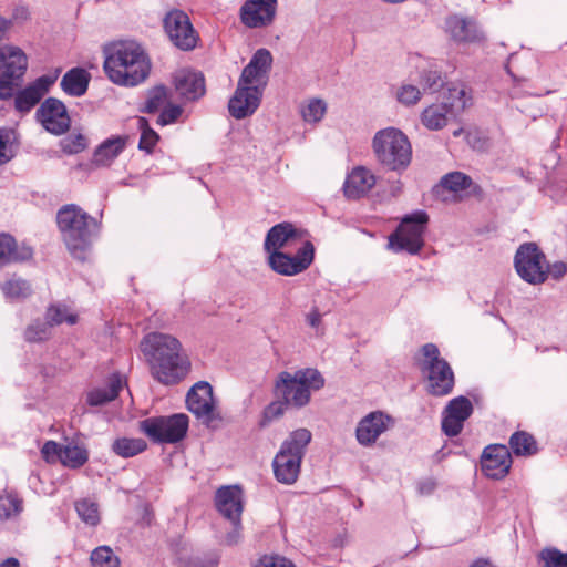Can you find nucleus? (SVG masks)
<instances>
[{
  "mask_svg": "<svg viewBox=\"0 0 567 567\" xmlns=\"http://www.w3.org/2000/svg\"><path fill=\"white\" fill-rule=\"evenodd\" d=\"M446 27L451 37L457 42H476L482 39L473 20L454 16L447 19Z\"/></svg>",
  "mask_w": 567,
  "mask_h": 567,
  "instance_id": "a878e982",
  "label": "nucleus"
},
{
  "mask_svg": "<svg viewBox=\"0 0 567 567\" xmlns=\"http://www.w3.org/2000/svg\"><path fill=\"white\" fill-rule=\"evenodd\" d=\"M104 55V71L114 84L135 86L150 73V61L136 42L113 43L105 48Z\"/></svg>",
  "mask_w": 567,
  "mask_h": 567,
  "instance_id": "7ed1b4c3",
  "label": "nucleus"
},
{
  "mask_svg": "<svg viewBox=\"0 0 567 567\" xmlns=\"http://www.w3.org/2000/svg\"><path fill=\"white\" fill-rule=\"evenodd\" d=\"M127 136H112L105 140L94 152L93 163L97 166H109L124 151Z\"/></svg>",
  "mask_w": 567,
  "mask_h": 567,
  "instance_id": "bb28decb",
  "label": "nucleus"
},
{
  "mask_svg": "<svg viewBox=\"0 0 567 567\" xmlns=\"http://www.w3.org/2000/svg\"><path fill=\"white\" fill-rule=\"evenodd\" d=\"M481 465L483 473L495 480L506 476L512 466V455L506 445L494 444L485 447Z\"/></svg>",
  "mask_w": 567,
  "mask_h": 567,
  "instance_id": "aec40b11",
  "label": "nucleus"
},
{
  "mask_svg": "<svg viewBox=\"0 0 567 567\" xmlns=\"http://www.w3.org/2000/svg\"><path fill=\"white\" fill-rule=\"evenodd\" d=\"M168 99L167 90L164 86H157L153 91L150 92L145 110L148 113H154L159 110Z\"/></svg>",
  "mask_w": 567,
  "mask_h": 567,
  "instance_id": "3c124183",
  "label": "nucleus"
},
{
  "mask_svg": "<svg viewBox=\"0 0 567 567\" xmlns=\"http://www.w3.org/2000/svg\"><path fill=\"white\" fill-rule=\"evenodd\" d=\"M61 150L65 154H78L84 151L87 146L86 137L81 134H69L60 141Z\"/></svg>",
  "mask_w": 567,
  "mask_h": 567,
  "instance_id": "09e8293b",
  "label": "nucleus"
},
{
  "mask_svg": "<svg viewBox=\"0 0 567 567\" xmlns=\"http://www.w3.org/2000/svg\"><path fill=\"white\" fill-rule=\"evenodd\" d=\"M89 81L90 74L84 69L73 68L63 75L61 87L71 96H81L86 92Z\"/></svg>",
  "mask_w": 567,
  "mask_h": 567,
  "instance_id": "7c9ffc66",
  "label": "nucleus"
},
{
  "mask_svg": "<svg viewBox=\"0 0 567 567\" xmlns=\"http://www.w3.org/2000/svg\"><path fill=\"white\" fill-rule=\"evenodd\" d=\"M89 460V451L83 444L69 442L62 446L60 462L69 468H80Z\"/></svg>",
  "mask_w": 567,
  "mask_h": 567,
  "instance_id": "72a5a7b5",
  "label": "nucleus"
},
{
  "mask_svg": "<svg viewBox=\"0 0 567 567\" xmlns=\"http://www.w3.org/2000/svg\"><path fill=\"white\" fill-rule=\"evenodd\" d=\"M217 563L215 558L208 561H204L200 558H193L187 563L186 567H215Z\"/></svg>",
  "mask_w": 567,
  "mask_h": 567,
  "instance_id": "052dcab7",
  "label": "nucleus"
},
{
  "mask_svg": "<svg viewBox=\"0 0 567 567\" xmlns=\"http://www.w3.org/2000/svg\"><path fill=\"white\" fill-rule=\"evenodd\" d=\"M28 66L23 51L13 45L0 48V100L12 97Z\"/></svg>",
  "mask_w": 567,
  "mask_h": 567,
  "instance_id": "9b49d317",
  "label": "nucleus"
},
{
  "mask_svg": "<svg viewBox=\"0 0 567 567\" xmlns=\"http://www.w3.org/2000/svg\"><path fill=\"white\" fill-rule=\"evenodd\" d=\"M399 103L405 106H413L417 104L422 97L420 87L412 84H402L395 93Z\"/></svg>",
  "mask_w": 567,
  "mask_h": 567,
  "instance_id": "49530a36",
  "label": "nucleus"
},
{
  "mask_svg": "<svg viewBox=\"0 0 567 567\" xmlns=\"http://www.w3.org/2000/svg\"><path fill=\"white\" fill-rule=\"evenodd\" d=\"M187 409L203 423L209 424L217 416L212 385L206 381L194 384L186 395Z\"/></svg>",
  "mask_w": 567,
  "mask_h": 567,
  "instance_id": "dca6fc26",
  "label": "nucleus"
},
{
  "mask_svg": "<svg viewBox=\"0 0 567 567\" xmlns=\"http://www.w3.org/2000/svg\"><path fill=\"white\" fill-rule=\"evenodd\" d=\"M231 523L234 524V530L226 536V543L228 545H235L240 539V519Z\"/></svg>",
  "mask_w": 567,
  "mask_h": 567,
  "instance_id": "bf43d9fd",
  "label": "nucleus"
},
{
  "mask_svg": "<svg viewBox=\"0 0 567 567\" xmlns=\"http://www.w3.org/2000/svg\"><path fill=\"white\" fill-rule=\"evenodd\" d=\"M472 413L473 405L467 398L460 395L452 399L443 411L442 431L447 436L458 435Z\"/></svg>",
  "mask_w": 567,
  "mask_h": 567,
  "instance_id": "a211bd4d",
  "label": "nucleus"
},
{
  "mask_svg": "<svg viewBox=\"0 0 567 567\" xmlns=\"http://www.w3.org/2000/svg\"><path fill=\"white\" fill-rule=\"evenodd\" d=\"M123 385L124 381L122 375L118 373L112 374L109 379L107 388H99L90 391L86 395V402L92 406H99L113 401Z\"/></svg>",
  "mask_w": 567,
  "mask_h": 567,
  "instance_id": "c756f323",
  "label": "nucleus"
},
{
  "mask_svg": "<svg viewBox=\"0 0 567 567\" xmlns=\"http://www.w3.org/2000/svg\"><path fill=\"white\" fill-rule=\"evenodd\" d=\"M567 271V265L563 261H557L551 267L548 266V274L554 278H561Z\"/></svg>",
  "mask_w": 567,
  "mask_h": 567,
  "instance_id": "13d9d810",
  "label": "nucleus"
},
{
  "mask_svg": "<svg viewBox=\"0 0 567 567\" xmlns=\"http://www.w3.org/2000/svg\"><path fill=\"white\" fill-rule=\"evenodd\" d=\"M441 183L445 189L454 194L465 192L466 195H470L480 192V187L473 183L472 178L461 172L446 174Z\"/></svg>",
  "mask_w": 567,
  "mask_h": 567,
  "instance_id": "473e14b6",
  "label": "nucleus"
},
{
  "mask_svg": "<svg viewBox=\"0 0 567 567\" xmlns=\"http://www.w3.org/2000/svg\"><path fill=\"white\" fill-rule=\"evenodd\" d=\"M441 74L436 71H425L421 75L420 85L423 92H435L442 86Z\"/></svg>",
  "mask_w": 567,
  "mask_h": 567,
  "instance_id": "603ef678",
  "label": "nucleus"
},
{
  "mask_svg": "<svg viewBox=\"0 0 567 567\" xmlns=\"http://www.w3.org/2000/svg\"><path fill=\"white\" fill-rule=\"evenodd\" d=\"M307 323L312 328H318L321 323V313L319 312L317 307H313L307 315H306Z\"/></svg>",
  "mask_w": 567,
  "mask_h": 567,
  "instance_id": "4d7b16f0",
  "label": "nucleus"
},
{
  "mask_svg": "<svg viewBox=\"0 0 567 567\" xmlns=\"http://www.w3.org/2000/svg\"><path fill=\"white\" fill-rule=\"evenodd\" d=\"M392 424V419L380 411H374L365 415L355 430L358 442L363 446H370L384 433Z\"/></svg>",
  "mask_w": 567,
  "mask_h": 567,
  "instance_id": "4be33fe9",
  "label": "nucleus"
},
{
  "mask_svg": "<svg viewBox=\"0 0 567 567\" xmlns=\"http://www.w3.org/2000/svg\"><path fill=\"white\" fill-rule=\"evenodd\" d=\"M218 512L229 519L237 522L243 513V492L238 486H224L216 493Z\"/></svg>",
  "mask_w": 567,
  "mask_h": 567,
  "instance_id": "b1692460",
  "label": "nucleus"
},
{
  "mask_svg": "<svg viewBox=\"0 0 567 567\" xmlns=\"http://www.w3.org/2000/svg\"><path fill=\"white\" fill-rule=\"evenodd\" d=\"M255 567H296L290 560L278 555H265Z\"/></svg>",
  "mask_w": 567,
  "mask_h": 567,
  "instance_id": "5fc2aeb1",
  "label": "nucleus"
},
{
  "mask_svg": "<svg viewBox=\"0 0 567 567\" xmlns=\"http://www.w3.org/2000/svg\"><path fill=\"white\" fill-rule=\"evenodd\" d=\"M509 447L516 456H532L538 451L535 437L525 431H517L512 434Z\"/></svg>",
  "mask_w": 567,
  "mask_h": 567,
  "instance_id": "f704fd0d",
  "label": "nucleus"
},
{
  "mask_svg": "<svg viewBox=\"0 0 567 567\" xmlns=\"http://www.w3.org/2000/svg\"><path fill=\"white\" fill-rule=\"evenodd\" d=\"M375 182V176L371 171L363 166L354 167L344 181V196L349 199H359L373 188Z\"/></svg>",
  "mask_w": 567,
  "mask_h": 567,
  "instance_id": "393cba45",
  "label": "nucleus"
},
{
  "mask_svg": "<svg viewBox=\"0 0 567 567\" xmlns=\"http://www.w3.org/2000/svg\"><path fill=\"white\" fill-rule=\"evenodd\" d=\"M56 221L70 254L75 259L84 260L93 238L99 234L96 219L76 205H65L58 212Z\"/></svg>",
  "mask_w": 567,
  "mask_h": 567,
  "instance_id": "20e7f679",
  "label": "nucleus"
},
{
  "mask_svg": "<svg viewBox=\"0 0 567 567\" xmlns=\"http://www.w3.org/2000/svg\"><path fill=\"white\" fill-rule=\"evenodd\" d=\"M272 56L266 49H259L244 68L237 89L228 103L230 115L237 120L252 115L260 105Z\"/></svg>",
  "mask_w": 567,
  "mask_h": 567,
  "instance_id": "f03ea898",
  "label": "nucleus"
},
{
  "mask_svg": "<svg viewBox=\"0 0 567 567\" xmlns=\"http://www.w3.org/2000/svg\"><path fill=\"white\" fill-rule=\"evenodd\" d=\"M37 118L50 133L61 135L65 133L71 124L65 105L54 99H47L37 111Z\"/></svg>",
  "mask_w": 567,
  "mask_h": 567,
  "instance_id": "f3484780",
  "label": "nucleus"
},
{
  "mask_svg": "<svg viewBox=\"0 0 567 567\" xmlns=\"http://www.w3.org/2000/svg\"><path fill=\"white\" fill-rule=\"evenodd\" d=\"M147 449V443L141 437H120L112 444V451L124 458L133 457L143 453Z\"/></svg>",
  "mask_w": 567,
  "mask_h": 567,
  "instance_id": "c9c22d12",
  "label": "nucleus"
},
{
  "mask_svg": "<svg viewBox=\"0 0 567 567\" xmlns=\"http://www.w3.org/2000/svg\"><path fill=\"white\" fill-rule=\"evenodd\" d=\"M514 261L517 274L525 281L537 285L546 280L548 264L536 244H523L517 249Z\"/></svg>",
  "mask_w": 567,
  "mask_h": 567,
  "instance_id": "f8f14e48",
  "label": "nucleus"
},
{
  "mask_svg": "<svg viewBox=\"0 0 567 567\" xmlns=\"http://www.w3.org/2000/svg\"><path fill=\"white\" fill-rule=\"evenodd\" d=\"M17 136L13 130L0 128V165L14 156Z\"/></svg>",
  "mask_w": 567,
  "mask_h": 567,
  "instance_id": "a19ab883",
  "label": "nucleus"
},
{
  "mask_svg": "<svg viewBox=\"0 0 567 567\" xmlns=\"http://www.w3.org/2000/svg\"><path fill=\"white\" fill-rule=\"evenodd\" d=\"M33 251L28 246L17 247L13 237L0 235V267L10 262L29 260Z\"/></svg>",
  "mask_w": 567,
  "mask_h": 567,
  "instance_id": "cd10ccee",
  "label": "nucleus"
},
{
  "mask_svg": "<svg viewBox=\"0 0 567 567\" xmlns=\"http://www.w3.org/2000/svg\"><path fill=\"white\" fill-rule=\"evenodd\" d=\"M276 9L277 0H246L240 8V20L248 28H264L274 21Z\"/></svg>",
  "mask_w": 567,
  "mask_h": 567,
  "instance_id": "6ab92c4d",
  "label": "nucleus"
},
{
  "mask_svg": "<svg viewBox=\"0 0 567 567\" xmlns=\"http://www.w3.org/2000/svg\"><path fill=\"white\" fill-rule=\"evenodd\" d=\"M315 247L312 244H302L293 256L286 251H275L268 255L270 268L282 276H295L305 271L313 261Z\"/></svg>",
  "mask_w": 567,
  "mask_h": 567,
  "instance_id": "4468645a",
  "label": "nucleus"
},
{
  "mask_svg": "<svg viewBox=\"0 0 567 567\" xmlns=\"http://www.w3.org/2000/svg\"><path fill=\"white\" fill-rule=\"evenodd\" d=\"M20 564L16 558H8L0 563V567H19Z\"/></svg>",
  "mask_w": 567,
  "mask_h": 567,
  "instance_id": "0e129e2a",
  "label": "nucleus"
},
{
  "mask_svg": "<svg viewBox=\"0 0 567 567\" xmlns=\"http://www.w3.org/2000/svg\"><path fill=\"white\" fill-rule=\"evenodd\" d=\"M24 339L28 342H43L51 338L52 328L45 322L34 321L24 330Z\"/></svg>",
  "mask_w": 567,
  "mask_h": 567,
  "instance_id": "58836bf2",
  "label": "nucleus"
},
{
  "mask_svg": "<svg viewBox=\"0 0 567 567\" xmlns=\"http://www.w3.org/2000/svg\"><path fill=\"white\" fill-rule=\"evenodd\" d=\"M1 290L3 295L9 299H23L31 295V286L30 284L20 278V277H11L7 281L1 285Z\"/></svg>",
  "mask_w": 567,
  "mask_h": 567,
  "instance_id": "4c0bfd02",
  "label": "nucleus"
},
{
  "mask_svg": "<svg viewBox=\"0 0 567 567\" xmlns=\"http://www.w3.org/2000/svg\"><path fill=\"white\" fill-rule=\"evenodd\" d=\"M323 385L324 379L316 369L306 368L293 373L282 371L275 382V395L288 406L300 409L310 402L311 392L320 390Z\"/></svg>",
  "mask_w": 567,
  "mask_h": 567,
  "instance_id": "39448f33",
  "label": "nucleus"
},
{
  "mask_svg": "<svg viewBox=\"0 0 567 567\" xmlns=\"http://www.w3.org/2000/svg\"><path fill=\"white\" fill-rule=\"evenodd\" d=\"M62 446L63 445H60L59 443H56L54 441H48L42 446L41 454H42L43 458L49 463H53L56 460L60 461L61 453H62Z\"/></svg>",
  "mask_w": 567,
  "mask_h": 567,
  "instance_id": "6e6d98bb",
  "label": "nucleus"
},
{
  "mask_svg": "<svg viewBox=\"0 0 567 567\" xmlns=\"http://www.w3.org/2000/svg\"><path fill=\"white\" fill-rule=\"evenodd\" d=\"M422 353L424 361L421 368L427 378L429 393L435 396L450 394L454 388V373L450 364L440 357L439 348L426 343L422 347Z\"/></svg>",
  "mask_w": 567,
  "mask_h": 567,
  "instance_id": "1a4fd4ad",
  "label": "nucleus"
},
{
  "mask_svg": "<svg viewBox=\"0 0 567 567\" xmlns=\"http://www.w3.org/2000/svg\"><path fill=\"white\" fill-rule=\"evenodd\" d=\"M45 320L51 328L62 323L73 326L78 322V315L64 303H53L47 308Z\"/></svg>",
  "mask_w": 567,
  "mask_h": 567,
  "instance_id": "e433bc0d",
  "label": "nucleus"
},
{
  "mask_svg": "<svg viewBox=\"0 0 567 567\" xmlns=\"http://www.w3.org/2000/svg\"><path fill=\"white\" fill-rule=\"evenodd\" d=\"M91 560L94 567H118L120 559L111 547L100 546L91 554Z\"/></svg>",
  "mask_w": 567,
  "mask_h": 567,
  "instance_id": "ea45409f",
  "label": "nucleus"
},
{
  "mask_svg": "<svg viewBox=\"0 0 567 567\" xmlns=\"http://www.w3.org/2000/svg\"><path fill=\"white\" fill-rule=\"evenodd\" d=\"M188 425V416L177 413L147 417L140 421L138 429L154 443L174 444L186 436Z\"/></svg>",
  "mask_w": 567,
  "mask_h": 567,
  "instance_id": "6e6552de",
  "label": "nucleus"
},
{
  "mask_svg": "<svg viewBox=\"0 0 567 567\" xmlns=\"http://www.w3.org/2000/svg\"><path fill=\"white\" fill-rule=\"evenodd\" d=\"M152 375L163 384H176L188 373L190 363L182 343L172 334L151 332L141 342Z\"/></svg>",
  "mask_w": 567,
  "mask_h": 567,
  "instance_id": "f257e3e1",
  "label": "nucleus"
},
{
  "mask_svg": "<svg viewBox=\"0 0 567 567\" xmlns=\"http://www.w3.org/2000/svg\"><path fill=\"white\" fill-rule=\"evenodd\" d=\"M58 75H42L19 91L14 96V107L20 113H28L49 92Z\"/></svg>",
  "mask_w": 567,
  "mask_h": 567,
  "instance_id": "412c9836",
  "label": "nucleus"
},
{
  "mask_svg": "<svg viewBox=\"0 0 567 567\" xmlns=\"http://www.w3.org/2000/svg\"><path fill=\"white\" fill-rule=\"evenodd\" d=\"M8 28L9 22L0 17V41L6 37Z\"/></svg>",
  "mask_w": 567,
  "mask_h": 567,
  "instance_id": "e2e57ef3",
  "label": "nucleus"
},
{
  "mask_svg": "<svg viewBox=\"0 0 567 567\" xmlns=\"http://www.w3.org/2000/svg\"><path fill=\"white\" fill-rule=\"evenodd\" d=\"M163 23L166 34L176 48L183 51L196 48L199 35L187 13L178 9L171 10L165 16Z\"/></svg>",
  "mask_w": 567,
  "mask_h": 567,
  "instance_id": "ddd939ff",
  "label": "nucleus"
},
{
  "mask_svg": "<svg viewBox=\"0 0 567 567\" xmlns=\"http://www.w3.org/2000/svg\"><path fill=\"white\" fill-rule=\"evenodd\" d=\"M429 216L423 210L406 215L398 229L389 237V246L394 251H406L417 254L423 245V235L425 231Z\"/></svg>",
  "mask_w": 567,
  "mask_h": 567,
  "instance_id": "9d476101",
  "label": "nucleus"
},
{
  "mask_svg": "<svg viewBox=\"0 0 567 567\" xmlns=\"http://www.w3.org/2000/svg\"><path fill=\"white\" fill-rule=\"evenodd\" d=\"M311 437L309 430L298 429L282 442L272 462L274 474L278 482L290 485L297 481L301 461Z\"/></svg>",
  "mask_w": 567,
  "mask_h": 567,
  "instance_id": "0eeeda50",
  "label": "nucleus"
},
{
  "mask_svg": "<svg viewBox=\"0 0 567 567\" xmlns=\"http://www.w3.org/2000/svg\"><path fill=\"white\" fill-rule=\"evenodd\" d=\"M22 509V502L13 494H0V519L17 516Z\"/></svg>",
  "mask_w": 567,
  "mask_h": 567,
  "instance_id": "79ce46f5",
  "label": "nucleus"
},
{
  "mask_svg": "<svg viewBox=\"0 0 567 567\" xmlns=\"http://www.w3.org/2000/svg\"><path fill=\"white\" fill-rule=\"evenodd\" d=\"M462 132H463V130H462V128L455 130V131L453 132V135H454L455 137H457V136H460V135L462 134Z\"/></svg>",
  "mask_w": 567,
  "mask_h": 567,
  "instance_id": "69168bd1",
  "label": "nucleus"
},
{
  "mask_svg": "<svg viewBox=\"0 0 567 567\" xmlns=\"http://www.w3.org/2000/svg\"><path fill=\"white\" fill-rule=\"evenodd\" d=\"M140 128L142 130L138 148L146 153H152L159 136L158 134L147 126V121L143 117L138 120Z\"/></svg>",
  "mask_w": 567,
  "mask_h": 567,
  "instance_id": "de8ad7c7",
  "label": "nucleus"
},
{
  "mask_svg": "<svg viewBox=\"0 0 567 567\" xmlns=\"http://www.w3.org/2000/svg\"><path fill=\"white\" fill-rule=\"evenodd\" d=\"M372 147L378 162L390 171H404L411 163V143L399 128L386 127L378 131Z\"/></svg>",
  "mask_w": 567,
  "mask_h": 567,
  "instance_id": "423d86ee",
  "label": "nucleus"
},
{
  "mask_svg": "<svg viewBox=\"0 0 567 567\" xmlns=\"http://www.w3.org/2000/svg\"><path fill=\"white\" fill-rule=\"evenodd\" d=\"M76 512L80 518L92 526L100 522V514L97 505L90 499H82L75 504Z\"/></svg>",
  "mask_w": 567,
  "mask_h": 567,
  "instance_id": "c03bdc74",
  "label": "nucleus"
},
{
  "mask_svg": "<svg viewBox=\"0 0 567 567\" xmlns=\"http://www.w3.org/2000/svg\"><path fill=\"white\" fill-rule=\"evenodd\" d=\"M326 111L327 104L322 100L312 99L301 109V114L306 122L317 123L321 121Z\"/></svg>",
  "mask_w": 567,
  "mask_h": 567,
  "instance_id": "a18cd8bd",
  "label": "nucleus"
},
{
  "mask_svg": "<svg viewBox=\"0 0 567 567\" xmlns=\"http://www.w3.org/2000/svg\"><path fill=\"white\" fill-rule=\"evenodd\" d=\"M287 406L288 405L281 399L269 403L261 413L259 426L266 427L274 421L280 419L285 414Z\"/></svg>",
  "mask_w": 567,
  "mask_h": 567,
  "instance_id": "37998d69",
  "label": "nucleus"
},
{
  "mask_svg": "<svg viewBox=\"0 0 567 567\" xmlns=\"http://www.w3.org/2000/svg\"><path fill=\"white\" fill-rule=\"evenodd\" d=\"M470 567H496V565L488 558H477L471 563Z\"/></svg>",
  "mask_w": 567,
  "mask_h": 567,
  "instance_id": "680f3d73",
  "label": "nucleus"
},
{
  "mask_svg": "<svg viewBox=\"0 0 567 567\" xmlns=\"http://www.w3.org/2000/svg\"><path fill=\"white\" fill-rule=\"evenodd\" d=\"M302 244H311L305 238V231L291 223H280L271 227L265 239V250L268 255L275 251L297 250Z\"/></svg>",
  "mask_w": 567,
  "mask_h": 567,
  "instance_id": "2eb2a0df",
  "label": "nucleus"
},
{
  "mask_svg": "<svg viewBox=\"0 0 567 567\" xmlns=\"http://www.w3.org/2000/svg\"><path fill=\"white\" fill-rule=\"evenodd\" d=\"M177 93L186 101H195L205 94V79L199 72L182 69L174 74Z\"/></svg>",
  "mask_w": 567,
  "mask_h": 567,
  "instance_id": "5701e85b",
  "label": "nucleus"
},
{
  "mask_svg": "<svg viewBox=\"0 0 567 567\" xmlns=\"http://www.w3.org/2000/svg\"><path fill=\"white\" fill-rule=\"evenodd\" d=\"M449 115H453V113L447 107V103H434L422 111L420 120L427 130L440 131L446 126Z\"/></svg>",
  "mask_w": 567,
  "mask_h": 567,
  "instance_id": "c85d7f7f",
  "label": "nucleus"
},
{
  "mask_svg": "<svg viewBox=\"0 0 567 567\" xmlns=\"http://www.w3.org/2000/svg\"><path fill=\"white\" fill-rule=\"evenodd\" d=\"M444 103L453 114L464 111L472 104L471 90L465 84H454L446 91Z\"/></svg>",
  "mask_w": 567,
  "mask_h": 567,
  "instance_id": "2f4dec72",
  "label": "nucleus"
},
{
  "mask_svg": "<svg viewBox=\"0 0 567 567\" xmlns=\"http://www.w3.org/2000/svg\"><path fill=\"white\" fill-rule=\"evenodd\" d=\"M183 113V109L178 105L169 104L161 112L157 124L165 126L176 122Z\"/></svg>",
  "mask_w": 567,
  "mask_h": 567,
  "instance_id": "864d4df0",
  "label": "nucleus"
},
{
  "mask_svg": "<svg viewBox=\"0 0 567 567\" xmlns=\"http://www.w3.org/2000/svg\"><path fill=\"white\" fill-rule=\"evenodd\" d=\"M542 567H567V553L556 548H545L540 551Z\"/></svg>",
  "mask_w": 567,
  "mask_h": 567,
  "instance_id": "8fccbe9b",
  "label": "nucleus"
}]
</instances>
